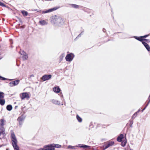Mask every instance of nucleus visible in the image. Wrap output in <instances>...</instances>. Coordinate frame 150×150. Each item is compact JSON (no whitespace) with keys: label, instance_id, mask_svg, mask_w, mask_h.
Wrapping results in <instances>:
<instances>
[{"label":"nucleus","instance_id":"obj_25","mask_svg":"<svg viewBox=\"0 0 150 150\" xmlns=\"http://www.w3.org/2000/svg\"><path fill=\"white\" fill-rule=\"evenodd\" d=\"M71 5L73 7H74V8H78L79 7V6L77 5L72 4H71Z\"/></svg>","mask_w":150,"mask_h":150},{"label":"nucleus","instance_id":"obj_9","mask_svg":"<svg viewBox=\"0 0 150 150\" xmlns=\"http://www.w3.org/2000/svg\"><path fill=\"white\" fill-rule=\"evenodd\" d=\"M20 53L21 54H23V58L24 60H26L28 58V56L26 54V53L25 52L23 51H21Z\"/></svg>","mask_w":150,"mask_h":150},{"label":"nucleus","instance_id":"obj_20","mask_svg":"<svg viewBox=\"0 0 150 150\" xmlns=\"http://www.w3.org/2000/svg\"><path fill=\"white\" fill-rule=\"evenodd\" d=\"M4 93L3 92H0V99H1L4 98Z\"/></svg>","mask_w":150,"mask_h":150},{"label":"nucleus","instance_id":"obj_22","mask_svg":"<svg viewBox=\"0 0 150 150\" xmlns=\"http://www.w3.org/2000/svg\"><path fill=\"white\" fill-rule=\"evenodd\" d=\"M76 118L77 120L79 122H81L82 121V119L78 115H77Z\"/></svg>","mask_w":150,"mask_h":150},{"label":"nucleus","instance_id":"obj_36","mask_svg":"<svg viewBox=\"0 0 150 150\" xmlns=\"http://www.w3.org/2000/svg\"><path fill=\"white\" fill-rule=\"evenodd\" d=\"M3 146V145H0V148L2 146Z\"/></svg>","mask_w":150,"mask_h":150},{"label":"nucleus","instance_id":"obj_1","mask_svg":"<svg viewBox=\"0 0 150 150\" xmlns=\"http://www.w3.org/2000/svg\"><path fill=\"white\" fill-rule=\"evenodd\" d=\"M11 137L12 138V145L14 150H19V147L17 145V141L14 132L11 133Z\"/></svg>","mask_w":150,"mask_h":150},{"label":"nucleus","instance_id":"obj_39","mask_svg":"<svg viewBox=\"0 0 150 150\" xmlns=\"http://www.w3.org/2000/svg\"><path fill=\"white\" fill-rule=\"evenodd\" d=\"M80 35H79L78 36H80Z\"/></svg>","mask_w":150,"mask_h":150},{"label":"nucleus","instance_id":"obj_37","mask_svg":"<svg viewBox=\"0 0 150 150\" xmlns=\"http://www.w3.org/2000/svg\"><path fill=\"white\" fill-rule=\"evenodd\" d=\"M103 31H104V32H105V31H104L105 30H104V29H103Z\"/></svg>","mask_w":150,"mask_h":150},{"label":"nucleus","instance_id":"obj_12","mask_svg":"<svg viewBox=\"0 0 150 150\" xmlns=\"http://www.w3.org/2000/svg\"><path fill=\"white\" fill-rule=\"evenodd\" d=\"M124 137V135L123 134H121L118 137L117 139V141L119 142H121L122 141V139Z\"/></svg>","mask_w":150,"mask_h":150},{"label":"nucleus","instance_id":"obj_27","mask_svg":"<svg viewBox=\"0 0 150 150\" xmlns=\"http://www.w3.org/2000/svg\"><path fill=\"white\" fill-rule=\"evenodd\" d=\"M0 6H3V7H5L6 5H5L3 3H2L0 1Z\"/></svg>","mask_w":150,"mask_h":150},{"label":"nucleus","instance_id":"obj_6","mask_svg":"<svg viewBox=\"0 0 150 150\" xmlns=\"http://www.w3.org/2000/svg\"><path fill=\"white\" fill-rule=\"evenodd\" d=\"M53 21L54 23H60L62 21V18H61L55 16L54 19H53Z\"/></svg>","mask_w":150,"mask_h":150},{"label":"nucleus","instance_id":"obj_34","mask_svg":"<svg viewBox=\"0 0 150 150\" xmlns=\"http://www.w3.org/2000/svg\"><path fill=\"white\" fill-rule=\"evenodd\" d=\"M55 102H56V101H55ZM56 102H55V103H55V104H59V102H58V101H56Z\"/></svg>","mask_w":150,"mask_h":150},{"label":"nucleus","instance_id":"obj_14","mask_svg":"<svg viewBox=\"0 0 150 150\" xmlns=\"http://www.w3.org/2000/svg\"><path fill=\"white\" fill-rule=\"evenodd\" d=\"M6 109L8 110L11 111L12 109V107L11 105H8L6 106Z\"/></svg>","mask_w":150,"mask_h":150},{"label":"nucleus","instance_id":"obj_32","mask_svg":"<svg viewBox=\"0 0 150 150\" xmlns=\"http://www.w3.org/2000/svg\"><path fill=\"white\" fill-rule=\"evenodd\" d=\"M68 148H71V149H74V146H69L68 147Z\"/></svg>","mask_w":150,"mask_h":150},{"label":"nucleus","instance_id":"obj_38","mask_svg":"<svg viewBox=\"0 0 150 150\" xmlns=\"http://www.w3.org/2000/svg\"><path fill=\"white\" fill-rule=\"evenodd\" d=\"M31 76H33V75H31Z\"/></svg>","mask_w":150,"mask_h":150},{"label":"nucleus","instance_id":"obj_28","mask_svg":"<svg viewBox=\"0 0 150 150\" xmlns=\"http://www.w3.org/2000/svg\"><path fill=\"white\" fill-rule=\"evenodd\" d=\"M143 41H145L146 42H150V40H149V39H144Z\"/></svg>","mask_w":150,"mask_h":150},{"label":"nucleus","instance_id":"obj_16","mask_svg":"<svg viewBox=\"0 0 150 150\" xmlns=\"http://www.w3.org/2000/svg\"><path fill=\"white\" fill-rule=\"evenodd\" d=\"M40 23L42 25H45L47 24V23L44 20L40 21Z\"/></svg>","mask_w":150,"mask_h":150},{"label":"nucleus","instance_id":"obj_35","mask_svg":"<svg viewBox=\"0 0 150 150\" xmlns=\"http://www.w3.org/2000/svg\"><path fill=\"white\" fill-rule=\"evenodd\" d=\"M64 56V54H62V55L60 57H62V58Z\"/></svg>","mask_w":150,"mask_h":150},{"label":"nucleus","instance_id":"obj_33","mask_svg":"<svg viewBox=\"0 0 150 150\" xmlns=\"http://www.w3.org/2000/svg\"><path fill=\"white\" fill-rule=\"evenodd\" d=\"M148 36V35H145L144 36H143L142 37H143V38H146V37H147Z\"/></svg>","mask_w":150,"mask_h":150},{"label":"nucleus","instance_id":"obj_30","mask_svg":"<svg viewBox=\"0 0 150 150\" xmlns=\"http://www.w3.org/2000/svg\"><path fill=\"white\" fill-rule=\"evenodd\" d=\"M150 102V100H149V102H148L147 104V105H146V106H145V107L144 108V109L142 110V111L143 112V111L144 110L145 108H146V107L147 106V105H148V104H149V103Z\"/></svg>","mask_w":150,"mask_h":150},{"label":"nucleus","instance_id":"obj_15","mask_svg":"<svg viewBox=\"0 0 150 150\" xmlns=\"http://www.w3.org/2000/svg\"><path fill=\"white\" fill-rule=\"evenodd\" d=\"M127 143V140L125 138L123 141L122 142L121 145L123 146H124Z\"/></svg>","mask_w":150,"mask_h":150},{"label":"nucleus","instance_id":"obj_29","mask_svg":"<svg viewBox=\"0 0 150 150\" xmlns=\"http://www.w3.org/2000/svg\"><path fill=\"white\" fill-rule=\"evenodd\" d=\"M0 79H1L2 80H6V79L0 76Z\"/></svg>","mask_w":150,"mask_h":150},{"label":"nucleus","instance_id":"obj_40","mask_svg":"<svg viewBox=\"0 0 150 150\" xmlns=\"http://www.w3.org/2000/svg\"><path fill=\"white\" fill-rule=\"evenodd\" d=\"M130 150H133L132 149H130Z\"/></svg>","mask_w":150,"mask_h":150},{"label":"nucleus","instance_id":"obj_5","mask_svg":"<svg viewBox=\"0 0 150 150\" xmlns=\"http://www.w3.org/2000/svg\"><path fill=\"white\" fill-rule=\"evenodd\" d=\"M52 75L50 74L47 75L45 74L43 75L42 77V79L43 81H45L48 80L51 78Z\"/></svg>","mask_w":150,"mask_h":150},{"label":"nucleus","instance_id":"obj_11","mask_svg":"<svg viewBox=\"0 0 150 150\" xmlns=\"http://www.w3.org/2000/svg\"><path fill=\"white\" fill-rule=\"evenodd\" d=\"M114 142L113 141H111L109 142L108 144L105 146V149H106L108 148L109 146H112L114 144Z\"/></svg>","mask_w":150,"mask_h":150},{"label":"nucleus","instance_id":"obj_4","mask_svg":"<svg viewBox=\"0 0 150 150\" xmlns=\"http://www.w3.org/2000/svg\"><path fill=\"white\" fill-rule=\"evenodd\" d=\"M54 148L52 145L45 146L43 148L39 149L38 150H54Z\"/></svg>","mask_w":150,"mask_h":150},{"label":"nucleus","instance_id":"obj_8","mask_svg":"<svg viewBox=\"0 0 150 150\" xmlns=\"http://www.w3.org/2000/svg\"><path fill=\"white\" fill-rule=\"evenodd\" d=\"M65 59L67 61H70L72 60L73 57H72L71 54H69L66 56Z\"/></svg>","mask_w":150,"mask_h":150},{"label":"nucleus","instance_id":"obj_2","mask_svg":"<svg viewBox=\"0 0 150 150\" xmlns=\"http://www.w3.org/2000/svg\"><path fill=\"white\" fill-rule=\"evenodd\" d=\"M20 96L22 100H23L25 98L27 99H29L30 96L29 94L27 92L23 93L20 95Z\"/></svg>","mask_w":150,"mask_h":150},{"label":"nucleus","instance_id":"obj_3","mask_svg":"<svg viewBox=\"0 0 150 150\" xmlns=\"http://www.w3.org/2000/svg\"><path fill=\"white\" fill-rule=\"evenodd\" d=\"M20 80L17 79L9 83V85L10 87H13L17 85L20 82Z\"/></svg>","mask_w":150,"mask_h":150},{"label":"nucleus","instance_id":"obj_31","mask_svg":"<svg viewBox=\"0 0 150 150\" xmlns=\"http://www.w3.org/2000/svg\"><path fill=\"white\" fill-rule=\"evenodd\" d=\"M80 147H83V148H85L89 147V146L85 145L83 146H80Z\"/></svg>","mask_w":150,"mask_h":150},{"label":"nucleus","instance_id":"obj_26","mask_svg":"<svg viewBox=\"0 0 150 150\" xmlns=\"http://www.w3.org/2000/svg\"><path fill=\"white\" fill-rule=\"evenodd\" d=\"M18 121L19 122V123L20 124V122H22L23 120V119L21 117H19L18 119Z\"/></svg>","mask_w":150,"mask_h":150},{"label":"nucleus","instance_id":"obj_21","mask_svg":"<svg viewBox=\"0 0 150 150\" xmlns=\"http://www.w3.org/2000/svg\"><path fill=\"white\" fill-rule=\"evenodd\" d=\"M142 38H143L142 36H141L139 38H136L137 40H138L140 41H143L144 39H143Z\"/></svg>","mask_w":150,"mask_h":150},{"label":"nucleus","instance_id":"obj_19","mask_svg":"<svg viewBox=\"0 0 150 150\" xmlns=\"http://www.w3.org/2000/svg\"><path fill=\"white\" fill-rule=\"evenodd\" d=\"M5 121L3 119H1V127H3V126L4 125V122Z\"/></svg>","mask_w":150,"mask_h":150},{"label":"nucleus","instance_id":"obj_23","mask_svg":"<svg viewBox=\"0 0 150 150\" xmlns=\"http://www.w3.org/2000/svg\"><path fill=\"white\" fill-rule=\"evenodd\" d=\"M22 13L23 14L24 16H27L28 15V13L27 11H22Z\"/></svg>","mask_w":150,"mask_h":150},{"label":"nucleus","instance_id":"obj_24","mask_svg":"<svg viewBox=\"0 0 150 150\" xmlns=\"http://www.w3.org/2000/svg\"><path fill=\"white\" fill-rule=\"evenodd\" d=\"M139 110L138 111H137L132 116V118H134L137 115V113L138 112H139Z\"/></svg>","mask_w":150,"mask_h":150},{"label":"nucleus","instance_id":"obj_17","mask_svg":"<svg viewBox=\"0 0 150 150\" xmlns=\"http://www.w3.org/2000/svg\"><path fill=\"white\" fill-rule=\"evenodd\" d=\"M5 103V100L4 99H0V104L1 105H4Z\"/></svg>","mask_w":150,"mask_h":150},{"label":"nucleus","instance_id":"obj_7","mask_svg":"<svg viewBox=\"0 0 150 150\" xmlns=\"http://www.w3.org/2000/svg\"><path fill=\"white\" fill-rule=\"evenodd\" d=\"M58 9V8L57 7H54L53 8H52L51 9H49L47 10L46 11H42V13H47L48 12H52L53 11L55 10Z\"/></svg>","mask_w":150,"mask_h":150},{"label":"nucleus","instance_id":"obj_10","mask_svg":"<svg viewBox=\"0 0 150 150\" xmlns=\"http://www.w3.org/2000/svg\"><path fill=\"white\" fill-rule=\"evenodd\" d=\"M142 43L143 44V45H144V46L146 48V49L148 51H150V46H149V45L147 43H146V42H145L144 41H143L142 42Z\"/></svg>","mask_w":150,"mask_h":150},{"label":"nucleus","instance_id":"obj_13","mask_svg":"<svg viewBox=\"0 0 150 150\" xmlns=\"http://www.w3.org/2000/svg\"><path fill=\"white\" fill-rule=\"evenodd\" d=\"M53 90L55 92L58 93L60 91V89L59 87L57 86L54 88Z\"/></svg>","mask_w":150,"mask_h":150},{"label":"nucleus","instance_id":"obj_18","mask_svg":"<svg viewBox=\"0 0 150 150\" xmlns=\"http://www.w3.org/2000/svg\"><path fill=\"white\" fill-rule=\"evenodd\" d=\"M52 145V146L54 147H54H57V148H60L61 147V146L60 145H59V144H53Z\"/></svg>","mask_w":150,"mask_h":150}]
</instances>
